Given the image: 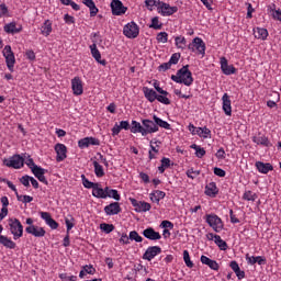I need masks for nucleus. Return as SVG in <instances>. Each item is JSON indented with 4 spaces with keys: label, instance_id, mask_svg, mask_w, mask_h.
I'll use <instances>...</instances> for the list:
<instances>
[{
    "label": "nucleus",
    "instance_id": "obj_19",
    "mask_svg": "<svg viewBox=\"0 0 281 281\" xmlns=\"http://www.w3.org/2000/svg\"><path fill=\"white\" fill-rule=\"evenodd\" d=\"M41 218L45 221L46 225L50 227V229H58V222H56L54 218H52V214L48 212H41Z\"/></svg>",
    "mask_w": 281,
    "mask_h": 281
},
{
    "label": "nucleus",
    "instance_id": "obj_11",
    "mask_svg": "<svg viewBox=\"0 0 281 281\" xmlns=\"http://www.w3.org/2000/svg\"><path fill=\"white\" fill-rule=\"evenodd\" d=\"M159 254H161V247L149 246L143 255V260H148V262H150V260H153L155 256H159Z\"/></svg>",
    "mask_w": 281,
    "mask_h": 281
},
{
    "label": "nucleus",
    "instance_id": "obj_56",
    "mask_svg": "<svg viewBox=\"0 0 281 281\" xmlns=\"http://www.w3.org/2000/svg\"><path fill=\"white\" fill-rule=\"evenodd\" d=\"M160 227H164V229H172L175 227V224H172V222L170 221H162Z\"/></svg>",
    "mask_w": 281,
    "mask_h": 281
},
{
    "label": "nucleus",
    "instance_id": "obj_28",
    "mask_svg": "<svg viewBox=\"0 0 281 281\" xmlns=\"http://www.w3.org/2000/svg\"><path fill=\"white\" fill-rule=\"evenodd\" d=\"M82 3L87 5L90 10V16H97L98 15V7H95V2L93 0H82Z\"/></svg>",
    "mask_w": 281,
    "mask_h": 281
},
{
    "label": "nucleus",
    "instance_id": "obj_10",
    "mask_svg": "<svg viewBox=\"0 0 281 281\" xmlns=\"http://www.w3.org/2000/svg\"><path fill=\"white\" fill-rule=\"evenodd\" d=\"M111 10H112V14L114 16H121V14H126V7H124V4L122 3V1L120 0H112L111 2Z\"/></svg>",
    "mask_w": 281,
    "mask_h": 281
},
{
    "label": "nucleus",
    "instance_id": "obj_7",
    "mask_svg": "<svg viewBox=\"0 0 281 281\" xmlns=\"http://www.w3.org/2000/svg\"><path fill=\"white\" fill-rule=\"evenodd\" d=\"M188 49L191 52H199L202 56L205 55V43L200 37L193 38L192 43L188 45Z\"/></svg>",
    "mask_w": 281,
    "mask_h": 281
},
{
    "label": "nucleus",
    "instance_id": "obj_36",
    "mask_svg": "<svg viewBox=\"0 0 281 281\" xmlns=\"http://www.w3.org/2000/svg\"><path fill=\"white\" fill-rule=\"evenodd\" d=\"M93 166L95 176L99 178L104 177V168L102 167V165H100L99 161L94 160Z\"/></svg>",
    "mask_w": 281,
    "mask_h": 281
},
{
    "label": "nucleus",
    "instance_id": "obj_9",
    "mask_svg": "<svg viewBox=\"0 0 281 281\" xmlns=\"http://www.w3.org/2000/svg\"><path fill=\"white\" fill-rule=\"evenodd\" d=\"M23 164H24V159L20 155H14L9 160L8 159L4 160V165L8 168H15V169L23 168Z\"/></svg>",
    "mask_w": 281,
    "mask_h": 281
},
{
    "label": "nucleus",
    "instance_id": "obj_39",
    "mask_svg": "<svg viewBox=\"0 0 281 281\" xmlns=\"http://www.w3.org/2000/svg\"><path fill=\"white\" fill-rule=\"evenodd\" d=\"M215 245H217L222 251H227V243L221 238V235L215 237Z\"/></svg>",
    "mask_w": 281,
    "mask_h": 281
},
{
    "label": "nucleus",
    "instance_id": "obj_54",
    "mask_svg": "<svg viewBox=\"0 0 281 281\" xmlns=\"http://www.w3.org/2000/svg\"><path fill=\"white\" fill-rule=\"evenodd\" d=\"M172 67V64L170 61L164 63L158 67V71H168Z\"/></svg>",
    "mask_w": 281,
    "mask_h": 281
},
{
    "label": "nucleus",
    "instance_id": "obj_55",
    "mask_svg": "<svg viewBox=\"0 0 281 281\" xmlns=\"http://www.w3.org/2000/svg\"><path fill=\"white\" fill-rule=\"evenodd\" d=\"M210 269H212L213 271H218L221 269V266H218V262H216V260H212L211 262H209Z\"/></svg>",
    "mask_w": 281,
    "mask_h": 281
},
{
    "label": "nucleus",
    "instance_id": "obj_35",
    "mask_svg": "<svg viewBox=\"0 0 281 281\" xmlns=\"http://www.w3.org/2000/svg\"><path fill=\"white\" fill-rule=\"evenodd\" d=\"M252 142H255V144H258L260 146H266L269 147V138H267L266 136H255L252 138Z\"/></svg>",
    "mask_w": 281,
    "mask_h": 281
},
{
    "label": "nucleus",
    "instance_id": "obj_37",
    "mask_svg": "<svg viewBox=\"0 0 281 281\" xmlns=\"http://www.w3.org/2000/svg\"><path fill=\"white\" fill-rule=\"evenodd\" d=\"M83 187L88 190H93L98 183L89 181L85 175H81Z\"/></svg>",
    "mask_w": 281,
    "mask_h": 281
},
{
    "label": "nucleus",
    "instance_id": "obj_21",
    "mask_svg": "<svg viewBox=\"0 0 281 281\" xmlns=\"http://www.w3.org/2000/svg\"><path fill=\"white\" fill-rule=\"evenodd\" d=\"M223 111L225 115H232V100L227 93H224L222 97Z\"/></svg>",
    "mask_w": 281,
    "mask_h": 281
},
{
    "label": "nucleus",
    "instance_id": "obj_23",
    "mask_svg": "<svg viewBox=\"0 0 281 281\" xmlns=\"http://www.w3.org/2000/svg\"><path fill=\"white\" fill-rule=\"evenodd\" d=\"M256 168L261 175H267L269 171L273 170V165L269 162H262V161H257L256 162Z\"/></svg>",
    "mask_w": 281,
    "mask_h": 281
},
{
    "label": "nucleus",
    "instance_id": "obj_47",
    "mask_svg": "<svg viewBox=\"0 0 281 281\" xmlns=\"http://www.w3.org/2000/svg\"><path fill=\"white\" fill-rule=\"evenodd\" d=\"M156 41L158 43H168V33L166 32H160L157 34Z\"/></svg>",
    "mask_w": 281,
    "mask_h": 281
},
{
    "label": "nucleus",
    "instance_id": "obj_61",
    "mask_svg": "<svg viewBox=\"0 0 281 281\" xmlns=\"http://www.w3.org/2000/svg\"><path fill=\"white\" fill-rule=\"evenodd\" d=\"M145 4L150 12H153V5H157V0H145Z\"/></svg>",
    "mask_w": 281,
    "mask_h": 281
},
{
    "label": "nucleus",
    "instance_id": "obj_13",
    "mask_svg": "<svg viewBox=\"0 0 281 281\" xmlns=\"http://www.w3.org/2000/svg\"><path fill=\"white\" fill-rule=\"evenodd\" d=\"M221 69L225 76L236 74V67H234V65H229L225 57H221Z\"/></svg>",
    "mask_w": 281,
    "mask_h": 281
},
{
    "label": "nucleus",
    "instance_id": "obj_34",
    "mask_svg": "<svg viewBox=\"0 0 281 281\" xmlns=\"http://www.w3.org/2000/svg\"><path fill=\"white\" fill-rule=\"evenodd\" d=\"M41 32L44 36H49L52 34V22L46 20L41 27Z\"/></svg>",
    "mask_w": 281,
    "mask_h": 281
},
{
    "label": "nucleus",
    "instance_id": "obj_33",
    "mask_svg": "<svg viewBox=\"0 0 281 281\" xmlns=\"http://www.w3.org/2000/svg\"><path fill=\"white\" fill-rule=\"evenodd\" d=\"M153 120L156 124V126H160V128H165L166 131H170V125L168 122L161 120L159 116L154 115Z\"/></svg>",
    "mask_w": 281,
    "mask_h": 281
},
{
    "label": "nucleus",
    "instance_id": "obj_53",
    "mask_svg": "<svg viewBox=\"0 0 281 281\" xmlns=\"http://www.w3.org/2000/svg\"><path fill=\"white\" fill-rule=\"evenodd\" d=\"M82 269L85 270L86 273H89V276H94L95 273V268H93V266L91 265H86L82 267Z\"/></svg>",
    "mask_w": 281,
    "mask_h": 281
},
{
    "label": "nucleus",
    "instance_id": "obj_58",
    "mask_svg": "<svg viewBox=\"0 0 281 281\" xmlns=\"http://www.w3.org/2000/svg\"><path fill=\"white\" fill-rule=\"evenodd\" d=\"M154 89H156V91L158 93H160V95H168L169 94L168 91L162 90L161 87H159V83H157V82H154Z\"/></svg>",
    "mask_w": 281,
    "mask_h": 281
},
{
    "label": "nucleus",
    "instance_id": "obj_5",
    "mask_svg": "<svg viewBox=\"0 0 281 281\" xmlns=\"http://www.w3.org/2000/svg\"><path fill=\"white\" fill-rule=\"evenodd\" d=\"M158 13L161 14V16H172V14L179 12L178 7H170V4L166 2L158 1Z\"/></svg>",
    "mask_w": 281,
    "mask_h": 281
},
{
    "label": "nucleus",
    "instance_id": "obj_27",
    "mask_svg": "<svg viewBox=\"0 0 281 281\" xmlns=\"http://www.w3.org/2000/svg\"><path fill=\"white\" fill-rule=\"evenodd\" d=\"M144 95L148 100V102H155L157 100V92L148 87L143 88Z\"/></svg>",
    "mask_w": 281,
    "mask_h": 281
},
{
    "label": "nucleus",
    "instance_id": "obj_2",
    "mask_svg": "<svg viewBox=\"0 0 281 281\" xmlns=\"http://www.w3.org/2000/svg\"><path fill=\"white\" fill-rule=\"evenodd\" d=\"M9 227L14 240H19L23 236V224L19 218H9Z\"/></svg>",
    "mask_w": 281,
    "mask_h": 281
},
{
    "label": "nucleus",
    "instance_id": "obj_17",
    "mask_svg": "<svg viewBox=\"0 0 281 281\" xmlns=\"http://www.w3.org/2000/svg\"><path fill=\"white\" fill-rule=\"evenodd\" d=\"M71 89L75 95H82L85 90L82 88V80L80 79V77H75L71 80Z\"/></svg>",
    "mask_w": 281,
    "mask_h": 281
},
{
    "label": "nucleus",
    "instance_id": "obj_43",
    "mask_svg": "<svg viewBox=\"0 0 281 281\" xmlns=\"http://www.w3.org/2000/svg\"><path fill=\"white\" fill-rule=\"evenodd\" d=\"M153 30H161L164 27V24H159V18L155 16L151 19V24L149 25Z\"/></svg>",
    "mask_w": 281,
    "mask_h": 281
},
{
    "label": "nucleus",
    "instance_id": "obj_16",
    "mask_svg": "<svg viewBox=\"0 0 281 281\" xmlns=\"http://www.w3.org/2000/svg\"><path fill=\"white\" fill-rule=\"evenodd\" d=\"M131 203L135 207V212H150V203L139 202L135 199H131Z\"/></svg>",
    "mask_w": 281,
    "mask_h": 281
},
{
    "label": "nucleus",
    "instance_id": "obj_6",
    "mask_svg": "<svg viewBox=\"0 0 281 281\" xmlns=\"http://www.w3.org/2000/svg\"><path fill=\"white\" fill-rule=\"evenodd\" d=\"M206 223L214 229V232H221L223 229V220L214 214L206 215Z\"/></svg>",
    "mask_w": 281,
    "mask_h": 281
},
{
    "label": "nucleus",
    "instance_id": "obj_49",
    "mask_svg": "<svg viewBox=\"0 0 281 281\" xmlns=\"http://www.w3.org/2000/svg\"><path fill=\"white\" fill-rule=\"evenodd\" d=\"M156 100H158V102L161 104H170V99H168V97L165 94H157Z\"/></svg>",
    "mask_w": 281,
    "mask_h": 281
},
{
    "label": "nucleus",
    "instance_id": "obj_59",
    "mask_svg": "<svg viewBox=\"0 0 281 281\" xmlns=\"http://www.w3.org/2000/svg\"><path fill=\"white\" fill-rule=\"evenodd\" d=\"M195 156L199 159H203V157H205V148L203 147L198 148V150L195 151Z\"/></svg>",
    "mask_w": 281,
    "mask_h": 281
},
{
    "label": "nucleus",
    "instance_id": "obj_15",
    "mask_svg": "<svg viewBox=\"0 0 281 281\" xmlns=\"http://www.w3.org/2000/svg\"><path fill=\"white\" fill-rule=\"evenodd\" d=\"M104 212L108 216H115L122 212V207L119 202H112L104 207Z\"/></svg>",
    "mask_w": 281,
    "mask_h": 281
},
{
    "label": "nucleus",
    "instance_id": "obj_60",
    "mask_svg": "<svg viewBox=\"0 0 281 281\" xmlns=\"http://www.w3.org/2000/svg\"><path fill=\"white\" fill-rule=\"evenodd\" d=\"M25 56L29 60H36V54L32 49L26 50Z\"/></svg>",
    "mask_w": 281,
    "mask_h": 281
},
{
    "label": "nucleus",
    "instance_id": "obj_62",
    "mask_svg": "<svg viewBox=\"0 0 281 281\" xmlns=\"http://www.w3.org/2000/svg\"><path fill=\"white\" fill-rule=\"evenodd\" d=\"M214 175H216V177H225L226 172L222 168L215 167Z\"/></svg>",
    "mask_w": 281,
    "mask_h": 281
},
{
    "label": "nucleus",
    "instance_id": "obj_1",
    "mask_svg": "<svg viewBox=\"0 0 281 281\" xmlns=\"http://www.w3.org/2000/svg\"><path fill=\"white\" fill-rule=\"evenodd\" d=\"M171 80L178 85H186V87H191L192 82H194V78L192 77V71H190V65H186L180 68L176 75L171 76Z\"/></svg>",
    "mask_w": 281,
    "mask_h": 281
},
{
    "label": "nucleus",
    "instance_id": "obj_32",
    "mask_svg": "<svg viewBox=\"0 0 281 281\" xmlns=\"http://www.w3.org/2000/svg\"><path fill=\"white\" fill-rule=\"evenodd\" d=\"M92 195L97 199H106V193H104V189L100 188V184H95L92 189Z\"/></svg>",
    "mask_w": 281,
    "mask_h": 281
},
{
    "label": "nucleus",
    "instance_id": "obj_14",
    "mask_svg": "<svg viewBox=\"0 0 281 281\" xmlns=\"http://www.w3.org/2000/svg\"><path fill=\"white\" fill-rule=\"evenodd\" d=\"M55 153L57 154L56 161H65L67 159V146L65 144H56Z\"/></svg>",
    "mask_w": 281,
    "mask_h": 281
},
{
    "label": "nucleus",
    "instance_id": "obj_38",
    "mask_svg": "<svg viewBox=\"0 0 281 281\" xmlns=\"http://www.w3.org/2000/svg\"><path fill=\"white\" fill-rule=\"evenodd\" d=\"M34 175V177H36V179H40L43 175H45L47 172V170H45L44 168L42 167H32V170H31Z\"/></svg>",
    "mask_w": 281,
    "mask_h": 281
},
{
    "label": "nucleus",
    "instance_id": "obj_4",
    "mask_svg": "<svg viewBox=\"0 0 281 281\" xmlns=\"http://www.w3.org/2000/svg\"><path fill=\"white\" fill-rule=\"evenodd\" d=\"M123 34L126 38H137L139 36V26L135 22H130L124 26Z\"/></svg>",
    "mask_w": 281,
    "mask_h": 281
},
{
    "label": "nucleus",
    "instance_id": "obj_24",
    "mask_svg": "<svg viewBox=\"0 0 281 281\" xmlns=\"http://www.w3.org/2000/svg\"><path fill=\"white\" fill-rule=\"evenodd\" d=\"M246 260L248 262V265H256V262L258 265H267V258L262 257V256H258V257H254V256H249V254L246 255Z\"/></svg>",
    "mask_w": 281,
    "mask_h": 281
},
{
    "label": "nucleus",
    "instance_id": "obj_48",
    "mask_svg": "<svg viewBox=\"0 0 281 281\" xmlns=\"http://www.w3.org/2000/svg\"><path fill=\"white\" fill-rule=\"evenodd\" d=\"M176 45L179 49H184L186 48V37L182 36H177L176 37Z\"/></svg>",
    "mask_w": 281,
    "mask_h": 281
},
{
    "label": "nucleus",
    "instance_id": "obj_26",
    "mask_svg": "<svg viewBox=\"0 0 281 281\" xmlns=\"http://www.w3.org/2000/svg\"><path fill=\"white\" fill-rule=\"evenodd\" d=\"M0 245L7 247V249H16V243L8 238V236L0 235Z\"/></svg>",
    "mask_w": 281,
    "mask_h": 281
},
{
    "label": "nucleus",
    "instance_id": "obj_12",
    "mask_svg": "<svg viewBox=\"0 0 281 281\" xmlns=\"http://www.w3.org/2000/svg\"><path fill=\"white\" fill-rule=\"evenodd\" d=\"M26 234H31L32 236H35V238H43L45 236L46 232L45 228L41 226L31 225L25 228Z\"/></svg>",
    "mask_w": 281,
    "mask_h": 281
},
{
    "label": "nucleus",
    "instance_id": "obj_29",
    "mask_svg": "<svg viewBox=\"0 0 281 281\" xmlns=\"http://www.w3.org/2000/svg\"><path fill=\"white\" fill-rule=\"evenodd\" d=\"M131 133H140L144 137L146 131L144 130V125L137 121H132V126L130 127Z\"/></svg>",
    "mask_w": 281,
    "mask_h": 281
},
{
    "label": "nucleus",
    "instance_id": "obj_30",
    "mask_svg": "<svg viewBox=\"0 0 281 281\" xmlns=\"http://www.w3.org/2000/svg\"><path fill=\"white\" fill-rule=\"evenodd\" d=\"M166 198V192L160 191V190H156L153 193H150V201H153V203H159V201H161V199Z\"/></svg>",
    "mask_w": 281,
    "mask_h": 281
},
{
    "label": "nucleus",
    "instance_id": "obj_44",
    "mask_svg": "<svg viewBox=\"0 0 281 281\" xmlns=\"http://www.w3.org/2000/svg\"><path fill=\"white\" fill-rule=\"evenodd\" d=\"M183 260L189 269H192V267H194V263L192 262V260H190V252L188 250H183Z\"/></svg>",
    "mask_w": 281,
    "mask_h": 281
},
{
    "label": "nucleus",
    "instance_id": "obj_18",
    "mask_svg": "<svg viewBox=\"0 0 281 281\" xmlns=\"http://www.w3.org/2000/svg\"><path fill=\"white\" fill-rule=\"evenodd\" d=\"M143 236L148 240H161V234H159V232H156L153 227L144 229Z\"/></svg>",
    "mask_w": 281,
    "mask_h": 281
},
{
    "label": "nucleus",
    "instance_id": "obj_63",
    "mask_svg": "<svg viewBox=\"0 0 281 281\" xmlns=\"http://www.w3.org/2000/svg\"><path fill=\"white\" fill-rule=\"evenodd\" d=\"M8 14V5L5 3L0 4V19L1 16H5Z\"/></svg>",
    "mask_w": 281,
    "mask_h": 281
},
{
    "label": "nucleus",
    "instance_id": "obj_42",
    "mask_svg": "<svg viewBox=\"0 0 281 281\" xmlns=\"http://www.w3.org/2000/svg\"><path fill=\"white\" fill-rule=\"evenodd\" d=\"M100 229H102V232H104L105 234H111V232L115 229V226L113 224L103 223L100 225Z\"/></svg>",
    "mask_w": 281,
    "mask_h": 281
},
{
    "label": "nucleus",
    "instance_id": "obj_52",
    "mask_svg": "<svg viewBox=\"0 0 281 281\" xmlns=\"http://www.w3.org/2000/svg\"><path fill=\"white\" fill-rule=\"evenodd\" d=\"M31 180H32V177L23 176L22 178H20V183H22V186H24L25 188H30Z\"/></svg>",
    "mask_w": 281,
    "mask_h": 281
},
{
    "label": "nucleus",
    "instance_id": "obj_20",
    "mask_svg": "<svg viewBox=\"0 0 281 281\" xmlns=\"http://www.w3.org/2000/svg\"><path fill=\"white\" fill-rule=\"evenodd\" d=\"M90 49H91V54H92V57L94 58V60H97V63H99V65H103V67L106 66V59H101L102 54H100L98 46L95 44H92V45H90Z\"/></svg>",
    "mask_w": 281,
    "mask_h": 281
},
{
    "label": "nucleus",
    "instance_id": "obj_41",
    "mask_svg": "<svg viewBox=\"0 0 281 281\" xmlns=\"http://www.w3.org/2000/svg\"><path fill=\"white\" fill-rule=\"evenodd\" d=\"M130 240H135V243H143L144 238L139 236V233L137 231L130 232L128 236Z\"/></svg>",
    "mask_w": 281,
    "mask_h": 281
},
{
    "label": "nucleus",
    "instance_id": "obj_51",
    "mask_svg": "<svg viewBox=\"0 0 281 281\" xmlns=\"http://www.w3.org/2000/svg\"><path fill=\"white\" fill-rule=\"evenodd\" d=\"M78 146H79V148H89V146H90V144H89V137L81 138V139L78 142Z\"/></svg>",
    "mask_w": 281,
    "mask_h": 281
},
{
    "label": "nucleus",
    "instance_id": "obj_46",
    "mask_svg": "<svg viewBox=\"0 0 281 281\" xmlns=\"http://www.w3.org/2000/svg\"><path fill=\"white\" fill-rule=\"evenodd\" d=\"M106 198L114 199V201H120L121 196L117 190L112 189L109 191V193H105Z\"/></svg>",
    "mask_w": 281,
    "mask_h": 281
},
{
    "label": "nucleus",
    "instance_id": "obj_22",
    "mask_svg": "<svg viewBox=\"0 0 281 281\" xmlns=\"http://www.w3.org/2000/svg\"><path fill=\"white\" fill-rule=\"evenodd\" d=\"M4 32L7 34H19L20 32H23V26L20 25L16 27V22H10L4 25Z\"/></svg>",
    "mask_w": 281,
    "mask_h": 281
},
{
    "label": "nucleus",
    "instance_id": "obj_25",
    "mask_svg": "<svg viewBox=\"0 0 281 281\" xmlns=\"http://www.w3.org/2000/svg\"><path fill=\"white\" fill-rule=\"evenodd\" d=\"M205 194L206 196H216L218 194V188L216 187V182H210L205 187Z\"/></svg>",
    "mask_w": 281,
    "mask_h": 281
},
{
    "label": "nucleus",
    "instance_id": "obj_40",
    "mask_svg": "<svg viewBox=\"0 0 281 281\" xmlns=\"http://www.w3.org/2000/svg\"><path fill=\"white\" fill-rule=\"evenodd\" d=\"M268 10H270L271 12H273L272 16L276 21H281V11L280 10H276V4H271L268 7Z\"/></svg>",
    "mask_w": 281,
    "mask_h": 281
},
{
    "label": "nucleus",
    "instance_id": "obj_50",
    "mask_svg": "<svg viewBox=\"0 0 281 281\" xmlns=\"http://www.w3.org/2000/svg\"><path fill=\"white\" fill-rule=\"evenodd\" d=\"M179 58H181V53H175L169 59V64L177 65L179 63Z\"/></svg>",
    "mask_w": 281,
    "mask_h": 281
},
{
    "label": "nucleus",
    "instance_id": "obj_3",
    "mask_svg": "<svg viewBox=\"0 0 281 281\" xmlns=\"http://www.w3.org/2000/svg\"><path fill=\"white\" fill-rule=\"evenodd\" d=\"M3 56L5 58L8 69L14 71V63H16V59L14 58V53L12 52L11 45L4 46Z\"/></svg>",
    "mask_w": 281,
    "mask_h": 281
},
{
    "label": "nucleus",
    "instance_id": "obj_57",
    "mask_svg": "<svg viewBox=\"0 0 281 281\" xmlns=\"http://www.w3.org/2000/svg\"><path fill=\"white\" fill-rule=\"evenodd\" d=\"M199 175H201V172L194 171V169H189L187 171V176L189 177V179H194L195 177H199Z\"/></svg>",
    "mask_w": 281,
    "mask_h": 281
},
{
    "label": "nucleus",
    "instance_id": "obj_64",
    "mask_svg": "<svg viewBox=\"0 0 281 281\" xmlns=\"http://www.w3.org/2000/svg\"><path fill=\"white\" fill-rule=\"evenodd\" d=\"M215 157H217V159H225V149L220 148L215 154Z\"/></svg>",
    "mask_w": 281,
    "mask_h": 281
},
{
    "label": "nucleus",
    "instance_id": "obj_31",
    "mask_svg": "<svg viewBox=\"0 0 281 281\" xmlns=\"http://www.w3.org/2000/svg\"><path fill=\"white\" fill-rule=\"evenodd\" d=\"M255 38H261V41H265L267 36H269V31L267 29H260L257 27L254 30Z\"/></svg>",
    "mask_w": 281,
    "mask_h": 281
},
{
    "label": "nucleus",
    "instance_id": "obj_45",
    "mask_svg": "<svg viewBox=\"0 0 281 281\" xmlns=\"http://www.w3.org/2000/svg\"><path fill=\"white\" fill-rule=\"evenodd\" d=\"M258 195L251 191H246L243 195L244 201H256Z\"/></svg>",
    "mask_w": 281,
    "mask_h": 281
},
{
    "label": "nucleus",
    "instance_id": "obj_8",
    "mask_svg": "<svg viewBox=\"0 0 281 281\" xmlns=\"http://www.w3.org/2000/svg\"><path fill=\"white\" fill-rule=\"evenodd\" d=\"M142 124H143V128L145 131L144 137H146V135H153V133H157V131H159V126H157L155 121L144 119L142 121Z\"/></svg>",
    "mask_w": 281,
    "mask_h": 281
}]
</instances>
